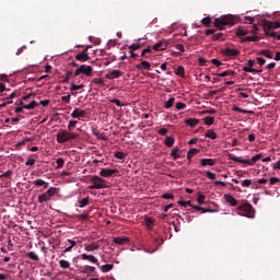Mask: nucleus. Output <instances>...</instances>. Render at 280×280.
Here are the masks:
<instances>
[{"instance_id":"f257e3e1","label":"nucleus","mask_w":280,"mask_h":280,"mask_svg":"<svg viewBox=\"0 0 280 280\" xmlns=\"http://www.w3.org/2000/svg\"><path fill=\"white\" fill-rule=\"evenodd\" d=\"M238 18L233 15V14H225V15H221L220 18H217L214 20V27H217V30H224V27H226V25H229L230 27H233V25H235V23H237Z\"/></svg>"},{"instance_id":"f03ea898","label":"nucleus","mask_w":280,"mask_h":280,"mask_svg":"<svg viewBox=\"0 0 280 280\" xmlns=\"http://www.w3.org/2000/svg\"><path fill=\"white\" fill-rule=\"evenodd\" d=\"M56 139L57 143H67L68 141H75V139H80V133L71 132L67 129H60Z\"/></svg>"},{"instance_id":"7ed1b4c3","label":"nucleus","mask_w":280,"mask_h":280,"mask_svg":"<svg viewBox=\"0 0 280 280\" xmlns=\"http://www.w3.org/2000/svg\"><path fill=\"white\" fill-rule=\"evenodd\" d=\"M264 159V153H259L254 155L250 160H244L242 158H237L234 154H229V160L234 161L235 163H243V165H255L257 161H261Z\"/></svg>"},{"instance_id":"20e7f679","label":"nucleus","mask_w":280,"mask_h":280,"mask_svg":"<svg viewBox=\"0 0 280 280\" xmlns=\"http://www.w3.org/2000/svg\"><path fill=\"white\" fill-rule=\"evenodd\" d=\"M279 27H280L279 22H272V21L262 22V28L266 36H271L272 38H275V36H277V33L272 32V30H279Z\"/></svg>"},{"instance_id":"39448f33","label":"nucleus","mask_w":280,"mask_h":280,"mask_svg":"<svg viewBox=\"0 0 280 280\" xmlns=\"http://www.w3.org/2000/svg\"><path fill=\"white\" fill-rule=\"evenodd\" d=\"M237 214L244 215L245 218H254L255 209L253 208V205L246 202L237 208Z\"/></svg>"},{"instance_id":"423d86ee","label":"nucleus","mask_w":280,"mask_h":280,"mask_svg":"<svg viewBox=\"0 0 280 280\" xmlns=\"http://www.w3.org/2000/svg\"><path fill=\"white\" fill-rule=\"evenodd\" d=\"M56 191H58V188L50 187L46 192L38 196V202L39 205H44V202H49L54 196H56Z\"/></svg>"},{"instance_id":"0eeeda50","label":"nucleus","mask_w":280,"mask_h":280,"mask_svg":"<svg viewBox=\"0 0 280 280\" xmlns=\"http://www.w3.org/2000/svg\"><path fill=\"white\" fill-rule=\"evenodd\" d=\"M92 185L89 186V189H106V180L100 176H93L91 178Z\"/></svg>"},{"instance_id":"6e6552de","label":"nucleus","mask_w":280,"mask_h":280,"mask_svg":"<svg viewBox=\"0 0 280 280\" xmlns=\"http://www.w3.org/2000/svg\"><path fill=\"white\" fill-rule=\"evenodd\" d=\"M86 75L88 78H91L93 75V67L82 65L74 71V77L78 78V75Z\"/></svg>"},{"instance_id":"1a4fd4ad","label":"nucleus","mask_w":280,"mask_h":280,"mask_svg":"<svg viewBox=\"0 0 280 280\" xmlns=\"http://www.w3.org/2000/svg\"><path fill=\"white\" fill-rule=\"evenodd\" d=\"M254 67H255V60L249 59L246 66L243 67V71H245V73H261V70H257Z\"/></svg>"},{"instance_id":"9d476101","label":"nucleus","mask_w":280,"mask_h":280,"mask_svg":"<svg viewBox=\"0 0 280 280\" xmlns=\"http://www.w3.org/2000/svg\"><path fill=\"white\" fill-rule=\"evenodd\" d=\"M170 47V43L166 39H162L153 45L154 51H165Z\"/></svg>"},{"instance_id":"9b49d317","label":"nucleus","mask_w":280,"mask_h":280,"mask_svg":"<svg viewBox=\"0 0 280 280\" xmlns=\"http://www.w3.org/2000/svg\"><path fill=\"white\" fill-rule=\"evenodd\" d=\"M75 59L79 60V62H86L88 60H91V57L89 56V49L85 48L81 52H79L75 56Z\"/></svg>"},{"instance_id":"f8f14e48","label":"nucleus","mask_w":280,"mask_h":280,"mask_svg":"<svg viewBox=\"0 0 280 280\" xmlns=\"http://www.w3.org/2000/svg\"><path fill=\"white\" fill-rule=\"evenodd\" d=\"M114 174H119V171L116 168H103L100 172V176H103L104 178L114 176Z\"/></svg>"},{"instance_id":"ddd939ff","label":"nucleus","mask_w":280,"mask_h":280,"mask_svg":"<svg viewBox=\"0 0 280 280\" xmlns=\"http://www.w3.org/2000/svg\"><path fill=\"white\" fill-rule=\"evenodd\" d=\"M71 117L72 119H84V117H86V112L80 108H75L71 113Z\"/></svg>"},{"instance_id":"4468645a","label":"nucleus","mask_w":280,"mask_h":280,"mask_svg":"<svg viewBox=\"0 0 280 280\" xmlns=\"http://www.w3.org/2000/svg\"><path fill=\"white\" fill-rule=\"evenodd\" d=\"M81 259L83 261H90L91 264H95V266H100V260L93 255H88V254H81Z\"/></svg>"},{"instance_id":"2eb2a0df","label":"nucleus","mask_w":280,"mask_h":280,"mask_svg":"<svg viewBox=\"0 0 280 280\" xmlns=\"http://www.w3.org/2000/svg\"><path fill=\"white\" fill-rule=\"evenodd\" d=\"M223 56H228L229 58H233L235 56H240V50L235 48H225L222 50Z\"/></svg>"},{"instance_id":"dca6fc26","label":"nucleus","mask_w":280,"mask_h":280,"mask_svg":"<svg viewBox=\"0 0 280 280\" xmlns=\"http://www.w3.org/2000/svg\"><path fill=\"white\" fill-rule=\"evenodd\" d=\"M124 75V72L120 70H113L112 72L105 74V78L107 80H117V78H121Z\"/></svg>"},{"instance_id":"f3484780","label":"nucleus","mask_w":280,"mask_h":280,"mask_svg":"<svg viewBox=\"0 0 280 280\" xmlns=\"http://www.w3.org/2000/svg\"><path fill=\"white\" fill-rule=\"evenodd\" d=\"M225 202L229 203L230 207H237V199H235V197H233V195L231 194H225L223 196Z\"/></svg>"},{"instance_id":"a211bd4d","label":"nucleus","mask_w":280,"mask_h":280,"mask_svg":"<svg viewBox=\"0 0 280 280\" xmlns=\"http://www.w3.org/2000/svg\"><path fill=\"white\" fill-rule=\"evenodd\" d=\"M114 244H118V246H124L125 244H128L130 242V238L125 236H117L113 240Z\"/></svg>"},{"instance_id":"6ab92c4d","label":"nucleus","mask_w":280,"mask_h":280,"mask_svg":"<svg viewBox=\"0 0 280 280\" xmlns=\"http://www.w3.org/2000/svg\"><path fill=\"white\" fill-rule=\"evenodd\" d=\"M217 163H218V161L213 160V159H201L200 160L201 167H207V165H209L210 167H213V165H215Z\"/></svg>"},{"instance_id":"aec40b11","label":"nucleus","mask_w":280,"mask_h":280,"mask_svg":"<svg viewBox=\"0 0 280 280\" xmlns=\"http://www.w3.org/2000/svg\"><path fill=\"white\" fill-rule=\"evenodd\" d=\"M136 69H139V71H143V69L150 71V69H152V65L147 60H142L141 63L136 66Z\"/></svg>"},{"instance_id":"412c9836","label":"nucleus","mask_w":280,"mask_h":280,"mask_svg":"<svg viewBox=\"0 0 280 280\" xmlns=\"http://www.w3.org/2000/svg\"><path fill=\"white\" fill-rule=\"evenodd\" d=\"M84 250L88 253H93V250H100V243L85 244Z\"/></svg>"},{"instance_id":"4be33fe9","label":"nucleus","mask_w":280,"mask_h":280,"mask_svg":"<svg viewBox=\"0 0 280 280\" xmlns=\"http://www.w3.org/2000/svg\"><path fill=\"white\" fill-rule=\"evenodd\" d=\"M33 185H35V187H44V189H49V183L45 182L42 178L35 179L33 182Z\"/></svg>"},{"instance_id":"5701e85b","label":"nucleus","mask_w":280,"mask_h":280,"mask_svg":"<svg viewBox=\"0 0 280 280\" xmlns=\"http://www.w3.org/2000/svg\"><path fill=\"white\" fill-rule=\"evenodd\" d=\"M90 202H91V199L89 197H85L78 201L77 207H79L80 209H84V207H89Z\"/></svg>"},{"instance_id":"b1692460","label":"nucleus","mask_w":280,"mask_h":280,"mask_svg":"<svg viewBox=\"0 0 280 280\" xmlns=\"http://www.w3.org/2000/svg\"><path fill=\"white\" fill-rule=\"evenodd\" d=\"M185 124L187 126H190V128H196V126H198V124H200V120H198L197 118H187L185 120Z\"/></svg>"},{"instance_id":"393cba45","label":"nucleus","mask_w":280,"mask_h":280,"mask_svg":"<svg viewBox=\"0 0 280 280\" xmlns=\"http://www.w3.org/2000/svg\"><path fill=\"white\" fill-rule=\"evenodd\" d=\"M81 272H83V275H93V272H95V267L85 265L82 267Z\"/></svg>"},{"instance_id":"a878e982","label":"nucleus","mask_w":280,"mask_h":280,"mask_svg":"<svg viewBox=\"0 0 280 280\" xmlns=\"http://www.w3.org/2000/svg\"><path fill=\"white\" fill-rule=\"evenodd\" d=\"M67 242H68V244H70V246L66 247L63 253H71V250H73L74 246H78V242H75L73 240H68Z\"/></svg>"},{"instance_id":"bb28decb","label":"nucleus","mask_w":280,"mask_h":280,"mask_svg":"<svg viewBox=\"0 0 280 280\" xmlns=\"http://www.w3.org/2000/svg\"><path fill=\"white\" fill-rule=\"evenodd\" d=\"M259 40V36L253 35V36H246L243 38V43H257Z\"/></svg>"},{"instance_id":"cd10ccee","label":"nucleus","mask_w":280,"mask_h":280,"mask_svg":"<svg viewBox=\"0 0 280 280\" xmlns=\"http://www.w3.org/2000/svg\"><path fill=\"white\" fill-rule=\"evenodd\" d=\"M200 152V150L198 149H190L187 153V160L191 161V159H194V156H196V154H198Z\"/></svg>"},{"instance_id":"c85d7f7f","label":"nucleus","mask_w":280,"mask_h":280,"mask_svg":"<svg viewBox=\"0 0 280 280\" xmlns=\"http://www.w3.org/2000/svg\"><path fill=\"white\" fill-rule=\"evenodd\" d=\"M178 152H180V149L178 148L172 149L171 156L173 158L174 161H177V159H180V154H178Z\"/></svg>"},{"instance_id":"c756f323","label":"nucleus","mask_w":280,"mask_h":280,"mask_svg":"<svg viewBox=\"0 0 280 280\" xmlns=\"http://www.w3.org/2000/svg\"><path fill=\"white\" fill-rule=\"evenodd\" d=\"M175 75H179V78H185V67L178 66L175 70Z\"/></svg>"},{"instance_id":"7c9ffc66","label":"nucleus","mask_w":280,"mask_h":280,"mask_svg":"<svg viewBox=\"0 0 280 280\" xmlns=\"http://www.w3.org/2000/svg\"><path fill=\"white\" fill-rule=\"evenodd\" d=\"M206 137H207L208 139L215 140V139H218V133H215V131H213L212 129H209V130L206 132Z\"/></svg>"},{"instance_id":"2f4dec72","label":"nucleus","mask_w":280,"mask_h":280,"mask_svg":"<svg viewBox=\"0 0 280 280\" xmlns=\"http://www.w3.org/2000/svg\"><path fill=\"white\" fill-rule=\"evenodd\" d=\"M59 266L60 268H63L65 270H67L68 268H71V262H69V260L61 259L59 261Z\"/></svg>"},{"instance_id":"473e14b6","label":"nucleus","mask_w":280,"mask_h":280,"mask_svg":"<svg viewBox=\"0 0 280 280\" xmlns=\"http://www.w3.org/2000/svg\"><path fill=\"white\" fill-rule=\"evenodd\" d=\"M164 143L166 148H172L175 143L174 137L167 136Z\"/></svg>"},{"instance_id":"72a5a7b5","label":"nucleus","mask_w":280,"mask_h":280,"mask_svg":"<svg viewBox=\"0 0 280 280\" xmlns=\"http://www.w3.org/2000/svg\"><path fill=\"white\" fill-rule=\"evenodd\" d=\"M114 267L115 265L113 264H106L101 267V270L102 272H110V270H113Z\"/></svg>"},{"instance_id":"f704fd0d","label":"nucleus","mask_w":280,"mask_h":280,"mask_svg":"<svg viewBox=\"0 0 280 280\" xmlns=\"http://www.w3.org/2000/svg\"><path fill=\"white\" fill-rule=\"evenodd\" d=\"M75 126H78L77 120H70L68 124V132H73L75 130Z\"/></svg>"},{"instance_id":"c9c22d12","label":"nucleus","mask_w":280,"mask_h":280,"mask_svg":"<svg viewBox=\"0 0 280 280\" xmlns=\"http://www.w3.org/2000/svg\"><path fill=\"white\" fill-rule=\"evenodd\" d=\"M35 106H38V103H36V101H32L30 104L23 105V108L26 110H33Z\"/></svg>"},{"instance_id":"e433bc0d","label":"nucleus","mask_w":280,"mask_h":280,"mask_svg":"<svg viewBox=\"0 0 280 280\" xmlns=\"http://www.w3.org/2000/svg\"><path fill=\"white\" fill-rule=\"evenodd\" d=\"M215 121V118L208 116L203 118V122L206 124V126H213V122Z\"/></svg>"},{"instance_id":"4c0bfd02","label":"nucleus","mask_w":280,"mask_h":280,"mask_svg":"<svg viewBox=\"0 0 280 280\" xmlns=\"http://www.w3.org/2000/svg\"><path fill=\"white\" fill-rule=\"evenodd\" d=\"M219 78H226V77H229V75H235V71H232V70H226V71H224V72H222V73H219V74H217Z\"/></svg>"},{"instance_id":"58836bf2","label":"nucleus","mask_w":280,"mask_h":280,"mask_svg":"<svg viewBox=\"0 0 280 280\" xmlns=\"http://www.w3.org/2000/svg\"><path fill=\"white\" fill-rule=\"evenodd\" d=\"M144 224H145V226H148V229H152V226L154 224V219L147 217L144 220Z\"/></svg>"},{"instance_id":"ea45409f","label":"nucleus","mask_w":280,"mask_h":280,"mask_svg":"<svg viewBox=\"0 0 280 280\" xmlns=\"http://www.w3.org/2000/svg\"><path fill=\"white\" fill-rule=\"evenodd\" d=\"M176 102L175 97H171L168 101L164 103L165 108H172L174 106V103Z\"/></svg>"},{"instance_id":"a19ab883","label":"nucleus","mask_w":280,"mask_h":280,"mask_svg":"<svg viewBox=\"0 0 280 280\" xmlns=\"http://www.w3.org/2000/svg\"><path fill=\"white\" fill-rule=\"evenodd\" d=\"M129 49H130L129 54H132V51H137V49H141V43L131 44L129 46Z\"/></svg>"},{"instance_id":"79ce46f5","label":"nucleus","mask_w":280,"mask_h":280,"mask_svg":"<svg viewBox=\"0 0 280 280\" xmlns=\"http://www.w3.org/2000/svg\"><path fill=\"white\" fill-rule=\"evenodd\" d=\"M115 159H118L119 161H124L126 159V153L121 152V151H117L114 154Z\"/></svg>"},{"instance_id":"37998d69","label":"nucleus","mask_w":280,"mask_h":280,"mask_svg":"<svg viewBox=\"0 0 280 280\" xmlns=\"http://www.w3.org/2000/svg\"><path fill=\"white\" fill-rule=\"evenodd\" d=\"M27 256L30 257V259H32L33 261H40V257H38V255H36V253L34 252H30L27 254Z\"/></svg>"},{"instance_id":"c03bdc74","label":"nucleus","mask_w":280,"mask_h":280,"mask_svg":"<svg viewBox=\"0 0 280 280\" xmlns=\"http://www.w3.org/2000/svg\"><path fill=\"white\" fill-rule=\"evenodd\" d=\"M56 163H57L56 170H60V168L65 167V159L59 158V159H57Z\"/></svg>"},{"instance_id":"a18cd8bd","label":"nucleus","mask_w":280,"mask_h":280,"mask_svg":"<svg viewBox=\"0 0 280 280\" xmlns=\"http://www.w3.org/2000/svg\"><path fill=\"white\" fill-rule=\"evenodd\" d=\"M233 110H235V113H242L243 115H247L248 113L253 114V112L242 109L241 107H237V106H234Z\"/></svg>"},{"instance_id":"49530a36","label":"nucleus","mask_w":280,"mask_h":280,"mask_svg":"<svg viewBox=\"0 0 280 280\" xmlns=\"http://www.w3.org/2000/svg\"><path fill=\"white\" fill-rule=\"evenodd\" d=\"M201 23H202V25H205L206 27H210V26H211V19H210L209 16L203 18V19L201 20Z\"/></svg>"},{"instance_id":"de8ad7c7","label":"nucleus","mask_w":280,"mask_h":280,"mask_svg":"<svg viewBox=\"0 0 280 280\" xmlns=\"http://www.w3.org/2000/svg\"><path fill=\"white\" fill-rule=\"evenodd\" d=\"M177 205H180V207H194L191 201H185V200H179Z\"/></svg>"},{"instance_id":"09e8293b","label":"nucleus","mask_w":280,"mask_h":280,"mask_svg":"<svg viewBox=\"0 0 280 280\" xmlns=\"http://www.w3.org/2000/svg\"><path fill=\"white\" fill-rule=\"evenodd\" d=\"M148 54H152V48L151 47H147L144 50H142L141 57L142 58H148Z\"/></svg>"},{"instance_id":"8fccbe9b","label":"nucleus","mask_w":280,"mask_h":280,"mask_svg":"<svg viewBox=\"0 0 280 280\" xmlns=\"http://www.w3.org/2000/svg\"><path fill=\"white\" fill-rule=\"evenodd\" d=\"M260 54H261V56H265L266 58H270V59L273 58L272 51H270V50H261Z\"/></svg>"},{"instance_id":"3c124183","label":"nucleus","mask_w":280,"mask_h":280,"mask_svg":"<svg viewBox=\"0 0 280 280\" xmlns=\"http://www.w3.org/2000/svg\"><path fill=\"white\" fill-rule=\"evenodd\" d=\"M164 200H174V195L170 192H165L161 196Z\"/></svg>"},{"instance_id":"603ef678","label":"nucleus","mask_w":280,"mask_h":280,"mask_svg":"<svg viewBox=\"0 0 280 280\" xmlns=\"http://www.w3.org/2000/svg\"><path fill=\"white\" fill-rule=\"evenodd\" d=\"M206 198L207 197H205V195L199 194L198 197H197L198 205H205Z\"/></svg>"},{"instance_id":"864d4df0","label":"nucleus","mask_w":280,"mask_h":280,"mask_svg":"<svg viewBox=\"0 0 280 280\" xmlns=\"http://www.w3.org/2000/svg\"><path fill=\"white\" fill-rule=\"evenodd\" d=\"M80 89H84V84L77 85L72 83L70 91H80Z\"/></svg>"},{"instance_id":"5fc2aeb1","label":"nucleus","mask_w":280,"mask_h":280,"mask_svg":"<svg viewBox=\"0 0 280 280\" xmlns=\"http://www.w3.org/2000/svg\"><path fill=\"white\" fill-rule=\"evenodd\" d=\"M246 34H248V31H246L244 28H238L236 31V36H246Z\"/></svg>"},{"instance_id":"6e6d98bb","label":"nucleus","mask_w":280,"mask_h":280,"mask_svg":"<svg viewBox=\"0 0 280 280\" xmlns=\"http://www.w3.org/2000/svg\"><path fill=\"white\" fill-rule=\"evenodd\" d=\"M223 36L224 33H214V35H212V40H220Z\"/></svg>"},{"instance_id":"4d7b16f0","label":"nucleus","mask_w":280,"mask_h":280,"mask_svg":"<svg viewBox=\"0 0 280 280\" xmlns=\"http://www.w3.org/2000/svg\"><path fill=\"white\" fill-rule=\"evenodd\" d=\"M206 176H207L210 180H215V173H212L211 171L206 172Z\"/></svg>"},{"instance_id":"13d9d810","label":"nucleus","mask_w":280,"mask_h":280,"mask_svg":"<svg viewBox=\"0 0 280 280\" xmlns=\"http://www.w3.org/2000/svg\"><path fill=\"white\" fill-rule=\"evenodd\" d=\"M176 108L177 110H185V108H187V104L179 102L176 104Z\"/></svg>"},{"instance_id":"bf43d9fd","label":"nucleus","mask_w":280,"mask_h":280,"mask_svg":"<svg viewBox=\"0 0 280 280\" xmlns=\"http://www.w3.org/2000/svg\"><path fill=\"white\" fill-rule=\"evenodd\" d=\"M250 185H253V179H244L242 182L243 187H249Z\"/></svg>"},{"instance_id":"052dcab7","label":"nucleus","mask_w":280,"mask_h":280,"mask_svg":"<svg viewBox=\"0 0 280 280\" xmlns=\"http://www.w3.org/2000/svg\"><path fill=\"white\" fill-rule=\"evenodd\" d=\"M167 132H170V130H167L166 128H161L158 130V135H161V137H165Z\"/></svg>"},{"instance_id":"680f3d73","label":"nucleus","mask_w":280,"mask_h":280,"mask_svg":"<svg viewBox=\"0 0 280 280\" xmlns=\"http://www.w3.org/2000/svg\"><path fill=\"white\" fill-rule=\"evenodd\" d=\"M198 62L201 67H207V59L205 57H199Z\"/></svg>"},{"instance_id":"e2e57ef3","label":"nucleus","mask_w":280,"mask_h":280,"mask_svg":"<svg viewBox=\"0 0 280 280\" xmlns=\"http://www.w3.org/2000/svg\"><path fill=\"white\" fill-rule=\"evenodd\" d=\"M92 83L104 85V79L95 78L93 79Z\"/></svg>"},{"instance_id":"0e129e2a","label":"nucleus","mask_w":280,"mask_h":280,"mask_svg":"<svg viewBox=\"0 0 280 280\" xmlns=\"http://www.w3.org/2000/svg\"><path fill=\"white\" fill-rule=\"evenodd\" d=\"M77 218H78L79 220H89V213L78 214Z\"/></svg>"},{"instance_id":"69168bd1","label":"nucleus","mask_w":280,"mask_h":280,"mask_svg":"<svg viewBox=\"0 0 280 280\" xmlns=\"http://www.w3.org/2000/svg\"><path fill=\"white\" fill-rule=\"evenodd\" d=\"M256 60L260 67H264V65H266V60L262 57H258L256 58Z\"/></svg>"},{"instance_id":"338daca9","label":"nucleus","mask_w":280,"mask_h":280,"mask_svg":"<svg viewBox=\"0 0 280 280\" xmlns=\"http://www.w3.org/2000/svg\"><path fill=\"white\" fill-rule=\"evenodd\" d=\"M211 62L212 65H214V67H222V61H220L219 59H212Z\"/></svg>"},{"instance_id":"774afa93","label":"nucleus","mask_w":280,"mask_h":280,"mask_svg":"<svg viewBox=\"0 0 280 280\" xmlns=\"http://www.w3.org/2000/svg\"><path fill=\"white\" fill-rule=\"evenodd\" d=\"M270 185H277V183H280V179L278 177H271L269 179Z\"/></svg>"}]
</instances>
